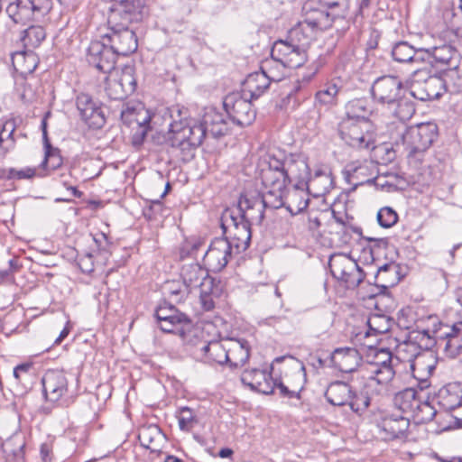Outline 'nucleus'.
Masks as SVG:
<instances>
[{
    "instance_id": "1",
    "label": "nucleus",
    "mask_w": 462,
    "mask_h": 462,
    "mask_svg": "<svg viewBox=\"0 0 462 462\" xmlns=\"http://www.w3.org/2000/svg\"><path fill=\"white\" fill-rule=\"evenodd\" d=\"M167 116L171 121L168 132L163 135V143L179 152L183 161L193 158L195 150L208 134L218 138L228 130L223 115L214 110L207 112L200 122L182 117L179 106L166 109L163 116Z\"/></svg>"
},
{
    "instance_id": "2",
    "label": "nucleus",
    "mask_w": 462,
    "mask_h": 462,
    "mask_svg": "<svg viewBox=\"0 0 462 462\" xmlns=\"http://www.w3.org/2000/svg\"><path fill=\"white\" fill-rule=\"evenodd\" d=\"M149 14L143 0H111L106 32L101 36L118 56H127L137 50V38L129 26L142 22Z\"/></svg>"
},
{
    "instance_id": "3",
    "label": "nucleus",
    "mask_w": 462,
    "mask_h": 462,
    "mask_svg": "<svg viewBox=\"0 0 462 462\" xmlns=\"http://www.w3.org/2000/svg\"><path fill=\"white\" fill-rule=\"evenodd\" d=\"M264 218V211L259 200H251L241 197L238 206L226 208L221 217V228L224 234L229 235L235 254L248 248L251 241V225L261 223Z\"/></svg>"
},
{
    "instance_id": "4",
    "label": "nucleus",
    "mask_w": 462,
    "mask_h": 462,
    "mask_svg": "<svg viewBox=\"0 0 462 462\" xmlns=\"http://www.w3.org/2000/svg\"><path fill=\"white\" fill-rule=\"evenodd\" d=\"M260 178L264 191L260 197L252 199L251 200H259L262 208L278 209L281 208V194L289 183L287 175L283 170L282 159L274 154L268 155V161L260 171Z\"/></svg>"
},
{
    "instance_id": "5",
    "label": "nucleus",
    "mask_w": 462,
    "mask_h": 462,
    "mask_svg": "<svg viewBox=\"0 0 462 462\" xmlns=\"http://www.w3.org/2000/svg\"><path fill=\"white\" fill-rule=\"evenodd\" d=\"M284 363V375L275 378V389L279 390L280 395L289 399H300V393L304 388L306 374L304 365L291 356H282L276 357L271 369L274 371L275 365Z\"/></svg>"
},
{
    "instance_id": "6",
    "label": "nucleus",
    "mask_w": 462,
    "mask_h": 462,
    "mask_svg": "<svg viewBox=\"0 0 462 462\" xmlns=\"http://www.w3.org/2000/svg\"><path fill=\"white\" fill-rule=\"evenodd\" d=\"M365 361L369 365L370 375L377 385L390 391V384L394 378L393 353L389 348H367Z\"/></svg>"
},
{
    "instance_id": "7",
    "label": "nucleus",
    "mask_w": 462,
    "mask_h": 462,
    "mask_svg": "<svg viewBox=\"0 0 462 462\" xmlns=\"http://www.w3.org/2000/svg\"><path fill=\"white\" fill-rule=\"evenodd\" d=\"M52 6V0H14L7 5L6 13L15 23L28 24L41 22Z\"/></svg>"
},
{
    "instance_id": "8",
    "label": "nucleus",
    "mask_w": 462,
    "mask_h": 462,
    "mask_svg": "<svg viewBox=\"0 0 462 462\" xmlns=\"http://www.w3.org/2000/svg\"><path fill=\"white\" fill-rule=\"evenodd\" d=\"M437 135V125L427 123L405 129L401 137L408 156H416L428 150Z\"/></svg>"
},
{
    "instance_id": "9",
    "label": "nucleus",
    "mask_w": 462,
    "mask_h": 462,
    "mask_svg": "<svg viewBox=\"0 0 462 462\" xmlns=\"http://www.w3.org/2000/svg\"><path fill=\"white\" fill-rule=\"evenodd\" d=\"M328 266L333 277L341 281L348 289H355L364 281L365 273L358 263L346 254H334Z\"/></svg>"
},
{
    "instance_id": "10",
    "label": "nucleus",
    "mask_w": 462,
    "mask_h": 462,
    "mask_svg": "<svg viewBox=\"0 0 462 462\" xmlns=\"http://www.w3.org/2000/svg\"><path fill=\"white\" fill-rule=\"evenodd\" d=\"M370 123L365 125L352 119H342L339 124V134L348 145L359 150H374L375 148L373 134L370 133Z\"/></svg>"
},
{
    "instance_id": "11",
    "label": "nucleus",
    "mask_w": 462,
    "mask_h": 462,
    "mask_svg": "<svg viewBox=\"0 0 462 462\" xmlns=\"http://www.w3.org/2000/svg\"><path fill=\"white\" fill-rule=\"evenodd\" d=\"M414 79L411 84V95L415 98L426 101L439 98L444 88L443 80L440 77L428 75L420 69H415L413 72Z\"/></svg>"
},
{
    "instance_id": "12",
    "label": "nucleus",
    "mask_w": 462,
    "mask_h": 462,
    "mask_svg": "<svg viewBox=\"0 0 462 462\" xmlns=\"http://www.w3.org/2000/svg\"><path fill=\"white\" fill-rule=\"evenodd\" d=\"M223 105L229 118L241 127L250 125L256 117V113L253 109L247 95L229 94L225 97Z\"/></svg>"
},
{
    "instance_id": "13",
    "label": "nucleus",
    "mask_w": 462,
    "mask_h": 462,
    "mask_svg": "<svg viewBox=\"0 0 462 462\" xmlns=\"http://www.w3.org/2000/svg\"><path fill=\"white\" fill-rule=\"evenodd\" d=\"M233 245L227 237H217L212 240L203 255L204 265L213 273L222 271L235 254Z\"/></svg>"
},
{
    "instance_id": "14",
    "label": "nucleus",
    "mask_w": 462,
    "mask_h": 462,
    "mask_svg": "<svg viewBox=\"0 0 462 462\" xmlns=\"http://www.w3.org/2000/svg\"><path fill=\"white\" fill-rule=\"evenodd\" d=\"M422 51L424 63L431 65L439 71L451 66H457L459 63V52L450 43H442L429 48H422Z\"/></svg>"
},
{
    "instance_id": "15",
    "label": "nucleus",
    "mask_w": 462,
    "mask_h": 462,
    "mask_svg": "<svg viewBox=\"0 0 462 462\" xmlns=\"http://www.w3.org/2000/svg\"><path fill=\"white\" fill-rule=\"evenodd\" d=\"M116 59V53L102 38L101 41L91 42L88 48V64L104 74H111L115 70Z\"/></svg>"
},
{
    "instance_id": "16",
    "label": "nucleus",
    "mask_w": 462,
    "mask_h": 462,
    "mask_svg": "<svg viewBox=\"0 0 462 462\" xmlns=\"http://www.w3.org/2000/svg\"><path fill=\"white\" fill-rule=\"evenodd\" d=\"M161 329L167 333L184 334L183 327L190 325L191 320L172 305H161L155 311Z\"/></svg>"
},
{
    "instance_id": "17",
    "label": "nucleus",
    "mask_w": 462,
    "mask_h": 462,
    "mask_svg": "<svg viewBox=\"0 0 462 462\" xmlns=\"http://www.w3.org/2000/svg\"><path fill=\"white\" fill-rule=\"evenodd\" d=\"M402 94H404L402 82L394 76L378 78L372 86L374 98L388 106L394 105Z\"/></svg>"
},
{
    "instance_id": "18",
    "label": "nucleus",
    "mask_w": 462,
    "mask_h": 462,
    "mask_svg": "<svg viewBox=\"0 0 462 462\" xmlns=\"http://www.w3.org/2000/svg\"><path fill=\"white\" fill-rule=\"evenodd\" d=\"M439 356L433 348H421V350L414 356V359L411 364L412 375L420 382V389L428 387V379L423 377V374L430 376L436 367Z\"/></svg>"
},
{
    "instance_id": "19",
    "label": "nucleus",
    "mask_w": 462,
    "mask_h": 462,
    "mask_svg": "<svg viewBox=\"0 0 462 462\" xmlns=\"http://www.w3.org/2000/svg\"><path fill=\"white\" fill-rule=\"evenodd\" d=\"M389 391L381 388L373 379H365L359 393L353 390L351 400L347 406L356 413H363L370 406L374 397L387 394Z\"/></svg>"
},
{
    "instance_id": "20",
    "label": "nucleus",
    "mask_w": 462,
    "mask_h": 462,
    "mask_svg": "<svg viewBox=\"0 0 462 462\" xmlns=\"http://www.w3.org/2000/svg\"><path fill=\"white\" fill-rule=\"evenodd\" d=\"M43 394L52 402L61 400L69 393L68 379L62 371L48 370L42 378Z\"/></svg>"
},
{
    "instance_id": "21",
    "label": "nucleus",
    "mask_w": 462,
    "mask_h": 462,
    "mask_svg": "<svg viewBox=\"0 0 462 462\" xmlns=\"http://www.w3.org/2000/svg\"><path fill=\"white\" fill-rule=\"evenodd\" d=\"M275 378L265 369H246L241 374L243 384L263 394H272L275 390Z\"/></svg>"
},
{
    "instance_id": "22",
    "label": "nucleus",
    "mask_w": 462,
    "mask_h": 462,
    "mask_svg": "<svg viewBox=\"0 0 462 462\" xmlns=\"http://www.w3.org/2000/svg\"><path fill=\"white\" fill-rule=\"evenodd\" d=\"M77 108L81 118L91 127L100 128L105 123L102 108L88 94H80L77 97Z\"/></svg>"
},
{
    "instance_id": "23",
    "label": "nucleus",
    "mask_w": 462,
    "mask_h": 462,
    "mask_svg": "<svg viewBox=\"0 0 462 462\" xmlns=\"http://www.w3.org/2000/svg\"><path fill=\"white\" fill-rule=\"evenodd\" d=\"M281 202L291 216L298 215L303 212L309 205L310 198L309 193L299 186V183L295 184L291 188L285 189L281 194Z\"/></svg>"
},
{
    "instance_id": "24",
    "label": "nucleus",
    "mask_w": 462,
    "mask_h": 462,
    "mask_svg": "<svg viewBox=\"0 0 462 462\" xmlns=\"http://www.w3.org/2000/svg\"><path fill=\"white\" fill-rule=\"evenodd\" d=\"M282 163L289 183L292 180H297L299 184L307 182L310 172L304 157L298 154H290L282 159Z\"/></svg>"
},
{
    "instance_id": "25",
    "label": "nucleus",
    "mask_w": 462,
    "mask_h": 462,
    "mask_svg": "<svg viewBox=\"0 0 462 462\" xmlns=\"http://www.w3.org/2000/svg\"><path fill=\"white\" fill-rule=\"evenodd\" d=\"M348 181L356 180L355 185L372 183L377 178V164L374 161L353 162L346 166Z\"/></svg>"
},
{
    "instance_id": "26",
    "label": "nucleus",
    "mask_w": 462,
    "mask_h": 462,
    "mask_svg": "<svg viewBox=\"0 0 462 462\" xmlns=\"http://www.w3.org/2000/svg\"><path fill=\"white\" fill-rule=\"evenodd\" d=\"M357 348H335L330 355V363L343 373L355 371L362 360Z\"/></svg>"
},
{
    "instance_id": "27",
    "label": "nucleus",
    "mask_w": 462,
    "mask_h": 462,
    "mask_svg": "<svg viewBox=\"0 0 462 462\" xmlns=\"http://www.w3.org/2000/svg\"><path fill=\"white\" fill-rule=\"evenodd\" d=\"M300 36L305 38L301 29L299 27L292 28L289 32L285 40H278L274 42L272 48L271 56L282 62H285L291 52L293 51V49L300 42Z\"/></svg>"
},
{
    "instance_id": "28",
    "label": "nucleus",
    "mask_w": 462,
    "mask_h": 462,
    "mask_svg": "<svg viewBox=\"0 0 462 462\" xmlns=\"http://www.w3.org/2000/svg\"><path fill=\"white\" fill-rule=\"evenodd\" d=\"M379 426L385 433V438L393 439L401 438L406 433L410 420L403 415L393 413L383 417Z\"/></svg>"
},
{
    "instance_id": "29",
    "label": "nucleus",
    "mask_w": 462,
    "mask_h": 462,
    "mask_svg": "<svg viewBox=\"0 0 462 462\" xmlns=\"http://www.w3.org/2000/svg\"><path fill=\"white\" fill-rule=\"evenodd\" d=\"M422 48L415 50L407 42H399L392 49L393 59L400 63L421 64L424 63Z\"/></svg>"
},
{
    "instance_id": "30",
    "label": "nucleus",
    "mask_w": 462,
    "mask_h": 462,
    "mask_svg": "<svg viewBox=\"0 0 462 462\" xmlns=\"http://www.w3.org/2000/svg\"><path fill=\"white\" fill-rule=\"evenodd\" d=\"M353 393L352 386L342 381H335L329 383L325 397L327 401L334 406H346L351 400Z\"/></svg>"
},
{
    "instance_id": "31",
    "label": "nucleus",
    "mask_w": 462,
    "mask_h": 462,
    "mask_svg": "<svg viewBox=\"0 0 462 462\" xmlns=\"http://www.w3.org/2000/svg\"><path fill=\"white\" fill-rule=\"evenodd\" d=\"M432 402L446 412L462 408L461 397L457 391V387L453 385L440 388L433 397Z\"/></svg>"
},
{
    "instance_id": "32",
    "label": "nucleus",
    "mask_w": 462,
    "mask_h": 462,
    "mask_svg": "<svg viewBox=\"0 0 462 462\" xmlns=\"http://www.w3.org/2000/svg\"><path fill=\"white\" fill-rule=\"evenodd\" d=\"M303 9L306 12V22L312 27L327 29L331 26L333 20L340 16L338 13L329 12L325 7L318 9L312 7V3H307Z\"/></svg>"
},
{
    "instance_id": "33",
    "label": "nucleus",
    "mask_w": 462,
    "mask_h": 462,
    "mask_svg": "<svg viewBox=\"0 0 462 462\" xmlns=\"http://www.w3.org/2000/svg\"><path fill=\"white\" fill-rule=\"evenodd\" d=\"M270 83L262 69L252 73L243 83V95H247L250 99H256L269 88Z\"/></svg>"
},
{
    "instance_id": "34",
    "label": "nucleus",
    "mask_w": 462,
    "mask_h": 462,
    "mask_svg": "<svg viewBox=\"0 0 462 462\" xmlns=\"http://www.w3.org/2000/svg\"><path fill=\"white\" fill-rule=\"evenodd\" d=\"M180 276L184 285L191 290L203 284V281L208 276V270L198 263L184 264Z\"/></svg>"
},
{
    "instance_id": "35",
    "label": "nucleus",
    "mask_w": 462,
    "mask_h": 462,
    "mask_svg": "<svg viewBox=\"0 0 462 462\" xmlns=\"http://www.w3.org/2000/svg\"><path fill=\"white\" fill-rule=\"evenodd\" d=\"M372 113L369 103L363 98L349 101L346 106V116L344 119H352L363 124L370 123L369 116Z\"/></svg>"
},
{
    "instance_id": "36",
    "label": "nucleus",
    "mask_w": 462,
    "mask_h": 462,
    "mask_svg": "<svg viewBox=\"0 0 462 462\" xmlns=\"http://www.w3.org/2000/svg\"><path fill=\"white\" fill-rule=\"evenodd\" d=\"M420 399L417 395V391L413 388H406L397 393L393 398L394 406L405 414H412L418 408Z\"/></svg>"
},
{
    "instance_id": "37",
    "label": "nucleus",
    "mask_w": 462,
    "mask_h": 462,
    "mask_svg": "<svg viewBox=\"0 0 462 462\" xmlns=\"http://www.w3.org/2000/svg\"><path fill=\"white\" fill-rule=\"evenodd\" d=\"M42 126L43 132L42 135L44 140L45 157L41 166L43 169L55 171L62 165V157L60 154V151L56 148H53L48 140L45 120H42Z\"/></svg>"
},
{
    "instance_id": "38",
    "label": "nucleus",
    "mask_w": 462,
    "mask_h": 462,
    "mask_svg": "<svg viewBox=\"0 0 462 462\" xmlns=\"http://www.w3.org/2000/svg\"><path fill=\"white\" fill-rule=\"evenodd\" d=\"M12 64L20 74L32 73L37 67V58L32 52L18 51L12 55Z\"/></svg>"
},
{
    "instance_id": "39",
    "label": "nucleus",
    "mask_w": 462,
    "mask_h": 462,
    "mask_svg": "<svg viewBox=\"0 0 462 462\" xmlns=\"http://www.w3.org/2000/svg\"><path fill=\"white\" fill-rule=\"evenodd\" d=\"M441 79L443 80L446 91L456 94L462 92V71L458 65L455 67L446 68L442 71Z\"/></svg>"
},
{
    "instance_id": "40",
    "label": "nucleus",
    "mask_w": 462,
    "mask_h": 462,
    "mask_svg": "<svg viewBox=\"0 0 462 462\" xmlns=\"http://www.w3.org/2000/svg\"><path fill=\"white\" fill-rule=\"evenodd\" d=\"M287 65L277 59H273L271 56V59L265 60L261 67V69L266 75L268 79L274 82H279L283 79L286 75Z\"/></svg>"
},
{
    "instance_id": "41",
    "label": "nucleus",
    "mask_w": 462,
    "mask_h": 462,
    "mask_svg": "<svg viewBox=\"0 0 462 462\" xmlns=\"http://www.w3.org/2000/svg\"><path fill=\"white\" fill-rule=\"evenodd\" d=\"M341 88L335 82L326 84L320 90L316 93V103L319 106H332L337 105V97Z\"/></svg>"
},
{
    "instance_id": "42",
    "label": "nucleus",
    "mask_w": 462,
    "mask_h": 462,
    "mask_svg": "<svg viewBox=\"0 0 462 462\" xmlns=\"http://www.w3.org/2000/svg\"><path fill=\"white\" fill-rule=\"evenodd\" d=\"M389 107L393 111V116L402 122L411 119L415 113L414 103L409 97H404V94H402L396 99V103L390 105Z\"/></svg>"
},
{
    "instance_id": "43",
    "label": "nucleus",
    "mask_w": 462,
    "mask_h": 462,
    "mask_svg": "<svg viewBox=\"0 0 462 462\" xmlns=\"http://www.w3.org/2000/svg\"><path fill=\"white\" fill-rule=\"evenodd\" d=\"M439 414H440V411L437 410L433 402H422L420 400L418 408L414 410L411 416L416 423L422 424L431 421Z\"/></svg>"
},
{
    "instance_id": "44",
    "label": "nucleus",
    "mask_w": 462,
    "mask_h": 462,
    "mask_svg": "<svg viewBox=\"0 0 462 462\" xmlns=\"http://www.w3.org/2000/svg\"><path fill=\"white\" fill-rule=\"evenodd\" d=\"M199 354H195L197 359L208 364L224 365L227 363L228 353L226 348H199Z\"/></svg>"
},
{
    "instance_id": "45",
    "label": "nucleus",
    "mask_w": 462,
    "mask_h": 462,
    "mask_svg": "<svg viewBox=\"0 0 462 462\" xmlns=\"http://www.w3.org/2000/svg\"><path fill=\"white\" fill-rule=\"evenodd\" d=\"M113 74L117 79L121 86L125 88V92H126L128 96L132 95L135 91L137 83L133 66H125L121 69L119 74L118 71H113Z\"/></svg>"
},
{
    "instance_id": "46",
    "label": "nucleus",
    "mask_w": 462,
    "mask_h": 462,
    "mask_svg": "<svg viewBox=\"0 0 462 462\" xmlns=\"http://www.w3.org/2000/svg\"><path fill=\"white\" fill-rule=\"evenodd\" d=\"M14 130L15 124L12 120L5 122L0 129V147L5 152L11 150L14 145Z\"/></svg>"
},
{
    "instance_id": "47",
    "label": "nucleus",
    "mask_w": 462,
    "mask_h": 462,
    "mask_svg": "<svg viewBox=\"0 0 462 462\" xmlns=\"http://www.w3.org/2000/svg\"><path fill=\"white\" fill-rule=\"evenodd\" d=\"M106 91L107 96L115 100H122L128 97V94L125 92V88L121 86L113 72L110 77L106 78Z\"/></svg>"
},
{
    "instance_id": "48",
    "label": "nucleus",
    "mask_w": 462,
    "mask_h": 462,
    "mask_svg": "<svg viewBox=\"0 0 462 462\" xmlns=\"http://www.w3.org/2000/svg\"><path fill=\"white\" fill-rule=\"evenodd\" d=\"M307 60L305 44L300 41L298 42L293 51L291 52L284 64L290 69H295L302 66Z\"/></svg>"
},
{
    "instance_id": "49",
    "label": "nucleus",
    "mask_w": 462,
    "mask_h": 462,
    "mask_svg": "<svg viewBox=\"0 0 462 462\" xmlns=\"http://www.w3.org/2000/svg\"><path fill=\"white\" fill-rule=\"evenodd\" d=\"M249 350L250 348H228L227 363L234 367L244 365L250 356Z\"/></svg>"
},
{
    "instance_id": "50",
    "label": "nucleus",
    "mask_w": 462,
    "mask_h": 462,
    "mask_svg": "<svg viewBox=\"0 0 462 462\" xmlns=\"http://www.w3.org/2000/svg\"><path fill=\"white\" fill-rule=\"evenodd\" d=\"M378 224L384 228L392 227L398 221V215L396 211L390 208H382L377 213Z\"/></svg>"
},
{
    "instance_id": "51",
    "label": "nucleus",
    "mask_w": 462,
    "mask_h": 462,
    "mask_svg": "<svg viewBox=\"0 0 462 462\" xmlns=\"http://www.w3.org/2000/svg\"><path fill=\"white\" fill-rule=\"evenodd\" d=\"M178 420L180 429L185 431L191 430L197 422L193 411L188 407L180 409Z\"/></svg>"
},
{
    "instance_id": "52",
    "label": "nucleus",
    "mask_w": 462,
    "mask_h": 462,
    "mask_svg": "<svg viewBox=\"0 0 462 462\" xmlns=\"http://www.w3.org/2000/svg\"><path fill=\"white\" fill-rule=\"evenodd\" d=\"M45 39V31L41 26H29L24 31L23 40L32 46L39 45Z\"/></svg>"
},
{
    "instance_id": "53",
    "label": "nucleus",
    "mask_w": 462,
    "mask_h": 462,
    "mask_svg": "<svg viewBox=\"0 0 462 462\" xmlns=\"http://www.w3.org/2000/svg\"><path fill=\"white\" fill-rule=\"evenodd\" d=\"M305 183L308 184V188L311 187L313 189L319 188L321 184H323V188L321 189L320 192L324 193L328 191L331 185V180L329 175L317 171L315 176L313 178L309 177V180Z\"/></svg>"
},
{
    "instance_id": "54",
    "label": "nucleus",
    "mask_w": 462,
    "mask_h": 462,
    "mask_svg": "<svg viewBox=\"0 0 462 462\" xmlns=\"http://www.w3.org/2000/svg\"><path fill=\"white\" fill-rule=\"evenodd\" d=\"M150 122V116H145L143 121L136 120L137 129L133 134V143L134 145H140L143 143L147 132L149 130L148 123Z\"/></svg>"
},
{
    "instance_id": "55",
    "label": "nucleus",
    "mask_w": 462,
    "mask_h": 462,
    "mask_svg": "<svg viewBox=\"0 0 462 462\" xmlns=\"http://www.w3.org/2000/svg\"><path fill=\"white\" fill-rule=\"evenodd\" d=\"M164 293L169 294L173 300L178 302L180 301L187 292L183 291L180 284L178 282H166L163 285Z\"/></svg>"
},
{
    "instance_id": "56",
    "label": "nucleus",
    "mask_w": 462,
    "mask_h": 462,
    "mask_svg": "<svg viewBox=\"0 0 462 462\" xmlns=\"http://www.w3.org/2000/svg\"><path fill=\"white\" fill-rule=\"evenodd\" d=\"M367 324L370 329L378 333H383L388 330L387 321L384 316L374 315L369 318Z\"/></svg>"
},
{
    "instance_id": "57",
    "label": "nucleus",
    "mask_w": 462,
    "mask_h": 462,
    "mask_svg": "<svg viewBox=\"0 0 462 462\" xmlns=\"http://www.w3.org/2000/svg\"><path fill=\"white\" fill-rule=\"evenodd\" d=\"M36 174V170L34 168L26 167L22 170L10 169L8 172L9 179H32Z\"/></svg>"
},
{
    "instance_id": "58",
    "label": "nucleus",
    "mask_w": 462,
    "mask_h": 462,
    "mask_svg": "<svg viewBox=\"0 0 462 462\" xmlns=\"http://www.w3.org/2000/svg\"><path fill=\"white\" fill-rule=\"evenodd\" d=\"M78 265L82 273H90L94 271L93 255L89 253L80 256L78 260Z\"/></svg>"
},
{
    "instance_id": "59",
    "label": "nucleus",
    "mask_w": 462,
    "mask_h": 462,
    "mask_svg": "<svg viewBox=\"0 0 462 462\" xmlns=\"http://www.w3.org/2000/svg\"><path fill=\"white\" fill-rule=\"evenodd\" d=\"M121 119L125 125L129 126H132L133 124L136 125V120H139L137 118V115L135 114V109L130 107H127L121 112Z\"/></svg>"
},
{
    "instance_id": "60",
    "label": "nucleus",
    "mask_w": 462,
    "mask_h": 462,
    "mask_svg": "<svg viewBox=\"0 0 462 462\" xmlns=\"http://www.w3.org/2000/svg\"><path fill=\"white\" fill-rule=\"evenodd\" d=\"M449 330V332L441 333L437 337L439 338H451L457 337L458 334L462 331V321L453 324Z\"/></svg>"
},
{
    "instance_id": "61",
    "label": "nucleus",
    "mask_w": 462,
    "mask_h": 462,
    "mask_svg": "<svg viewBox=\"0 0 462 462\" xmlns=\"http://www.w3.org/2000/svg\"><path fill=\"white\" fill-rule=\"evenodd\" d=\"M199 301L202 309L206 311H210L215 308V302L210 294L201 293Z\"/></svg>"
},
{
    "instance_id": "62",
    "label": "nucleus",
    "mask_w": 462,
    "mask_h": 462,
    "mask_svg": "<svg viewBox=\"0 0 462 462\" xmlns=\"http://www.w3.org/2000/svg\"><path fill=\"white\" fill-rule=\"evenodd\" d=\"M32 367V364L30 362L20 364L14 368V376L15 379L19 380L20 374L28 373Z\"/></svg>"
},
{
    "instance_id": "63",
    "label": "nucleus",
    "mask_w": 462,
    "mask_h": 462,
    "mask_svg": "<svg viewBox=\"0 0 462 462\" xmlns=\"http://www.w3.org/2000/svg\"><path fill=\"white\" fill-rule=\"evenodd\" d=\"M72 325L69 320L67 321L64 328L60 331L59 337L55 339L54 344L59 345L60 344L65 337H68L71 330Z\"/></svg>"
},
{
    "instance_id": "64",
    "label": "nucleus",
    "mask_w": 462,
    "mask_h": 462,
    "mask_svg": "<svg viewBox=\"0 0 462 462\" xmlns=\"http://www.w3.org/2000/svg\"><path fill=\"white\" fill-rule=\"evenodd\" d=\"M24 443H21L16 450H13V456L15 462H23Z\"/></svg>"
}]
</instances>
